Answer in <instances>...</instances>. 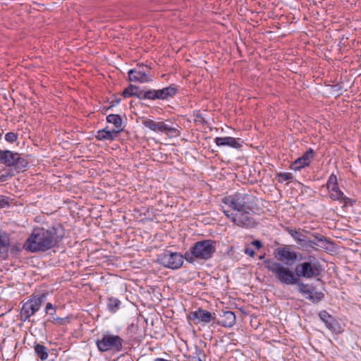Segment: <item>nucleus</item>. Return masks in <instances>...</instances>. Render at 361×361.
Returning <instances> with one entry per match:
<instances>
[{"mask_svg":"<svg viewBox=\"0 0 361 361\" xmlns=\"http://www.w3.org/2000/svg\"><path fill=\"white\" fill-rule=\"evenodd\" d=\"M223 212L235 225L252 228L256 225L252 215L257 209L255 197L243 193H235L222 198Z\"/></svg>","mask_w":361,"mask_h":361,"instance_id":"obj_1","label":"nucleus"},{"mask_svg":"<svg viewBox=\"0 0 361 361\" xmlns=\"http://www.w3.org/2000/svg\"><path fill=\"white\" fill-rule=\"evenodd\" d=\"M64 232L61 226L48 228L37 227L25 240L23 249L30 252H44L55 247L62 239Z\"/></svg>","mask_w":361,"mask_h":361,"instance_id":"obj_2","label":"nucleus"},{"mask_svg":"<svg viewBox=\"0 0 361 361\" xmlns=\"http://www.w3.org/2000/svg\"><path fill=\"white\" fill-rule=\"evenodd\" d=\"M265 267L273 273L275 277L282 283L286 285L298 284L299 290L301 293H322L318 286H322V281L317 279L314 287L310 284H305L299 281L297 275L288 268L284 267L279 262L267 260L265 262Z\"/></svg>","mask_w":361,"mask_h":361,"instance_id":"obj_3","label":"nucleus"},{"mask_svg":"<svg viewBox=\"0 0 361 361\" xmlns=\"http://www.w3.org/2000/svg\"><path fill=\"white\" fill-rule=\"evenodd\" d=\"M216 252V242L212 240H202L196 242L189 251L185 253V259L194 263L196 260H207Z\"/></svg>","mask_w":361,"mask_h":361,"instance_id":"obj_4","label":"nucleus"},{"mask_svg":"<svg viewBox=\"0 0 361 361\" xmlns=\"http://www.w3.org/2000/svg\"><path fill=\"white\" fill-rule=\"evenodd\" d=\"M304 261L296 265L295 272L298 278L311 279L318 278L322 271L319 261L313 255L302 257Z\"/></svg>","mask_w":361,"mask_h":361,"instance_id":"obj_5","label":"nucleus"},{"mask_svg":"<svg viewBox=\"0 0 361 361\" xmlns=\"http://www.w3.org/2000/svg\"><path fill=\"white\" fill-rule=\"evenodd\" d=\"M123 342V340L119 336L106 334L102 336L100 340L97 341L96 344L101 352L111 350L120 352L122 350Z\"/></svg>","mask_w":361,"mask_h":361,"instance_id":"obj_6","label":"nucleus"},{"mask_svg":"<svg viewBox=\"0 0 361 361\" xmlns=\"http://www.w3.org/2000/svg\"><path fill=\"white\" fill-rule=\"evenodd\" d=\"M185 257L178 252L165 251L158 257V262L165 267L176 269L180 268Z\"/></svg>","mask_w":361,"mask_h":361,"instance_id":"obj_7","label":"nucleus"},{"mask_svg":"<svg viewBox=\"0 0 361 361\" xmlns=\"http://www.w3.org/2000/svg\"><path fill=\"white\" fill-rule=\"evenodd\" d=\"M275 257L287 264L292 265L295 262L302 260V255L293 250L290 246L279 247L275 250Z\"/></svg>","mask_w":361,"mask_h":361,"instance_id":"obj_8","label":"nucleus"},{"mask_svg":"<svg viewBox=\"0 0 361 361\" xmlns=\"http://www.w3.org/2000/svg\"><path fill=\"white\" fill-rule=\"evenodd\" d=\"M42 300L40 297H35L32 295L27 301L23 303L20 317L23 321L28 319L39 310L42 305Z\"/></svg>","mask_w":361,"mask_h":361,"instance_id":"obj_9","label":"nucleus"},{"mask_svg":"<svg viewBox=\"0 0 361 361\" xmlns=\"http://www.w3.org/2000/svg\"><path fill=\"white\" fill-rule=\"evenodd\" d=\"M188 319L193 321L195 324L200 322L209 323L216 322L215 313H212L206 310L199 307L197 310L191 312L188 317Z\"/></svg>","mask_w":361,"mask_h":361,"instance_id":"obj_10","label":"nucleus"},{"mask_svg":"<svg viewBox=\"0 0 361 361\" xmlns=\"http://www.w3.org/2000/svg\"><path fill=\"white\" fill-rule=\"evenodd\" d=\"M329 191L330 192L329 197L331 200L338 201L340 203L344 204L345 206H352L355 202L354 200L346 197L338 185H334Z\"/></svg>","mask_w":361,"mask_h":361,"instance_id":"obj_11","label":"nucleus"},{"mask_svg":"<svg viewBox=\"0 0 361 361\" xmlns=\"http://www.w3.org/2000/svg\"><path fill=\"white\" fill-rule=\"evenodd\" d=\"M236 322L235 314L231 311H223L222 314L219 315V318H216V322L218 325L224 327H232Z\"/></svg>","mask_w":361,"mask_h":361,"instance_id":"obj_12","label":"nucleus"},{"mask_svg":"<svg viewBox=\"0 0 361 361\" xmlns=\"http://www.w3.org/2000/svg\"><path fill=\"white\" fill-rule=\"evenodd\" d=\"M129 80L132 82H138L141 83L147 82L151 81V78L141 68L130 69L128 71Z\"/></svg>","mask_w":361,"mask_h":361,"instance_id":"obj_13","label":"nucleus"},{"mask_svg":"<svg viewBox=\"0 0 361 361\" xmlns=\"http://www.w3.org/2000/svg\"><path fill=\"white\" fill-rule=\"evenodd\" d=\"M214 142L219 147H231L235 149L240 147L241 145L238 140L232 137H217L215 138Z\"/></svg>","mask_w":361,"mask_h":361,"instance_id":"obj_14","label":"nucleus"},{"mask_svg":"<svg viewBox=\"0 0 361 361\" xmlns=\"http://www.w3.org/2000/svg\"><path fill=\"white\" fill-rule=\"evenodd\" d=\"M118 130H107L106 128L97 131L96 138L98 140L113 141L118 135Z\"/></svg>","mask_w":361,"mask_h":361,"instance_id":"obj_15","label":"nucleus"},{"mask_svg":"<svg viewBox=\"0 0 361 361\" xmlns=\"http://www.w3.org/2000/svg\"><path fill=\"white\" fill-rule=\"evenodd\" d=\"M15 157H17V152L0 149V164L12 166Z\"/></svg>","mask_w":361,"mask_h":361,"instance_id":"obj_16","label":"nucleus"},{"mask_svg":"<svg viewBox=\"0 0 361 361\" xmlns=\"http://www.w3.org/2000/svg\"><path fill=\"white\" fill-rule=\"evenodd\" d=\"M145 127L155 133H164L166 123L164 122H155L151 119H147L143 121Z\"/></svg>","mask_w":361,"mask_h":361,"instance_id":"obj_17","label":"nucleus"},{"mask_svg":"<svg viewBox=\"0 0 361 361\" xmlns=\"http://www.w3.org/2000/svg\"><path fill=\"white\" fill-rule=\"evenodd\" d=\"M177 92V90L175 86L170 85L161 90H157V94L159 99H167L169 97H172Z\"/></svg>","mask_w":361,"mask_h":361,"instance_id":"obj_18","label":"nucleus"},{"mask_svg":"<svg viewBox=\"0 0 361 361\" xmlns=\"http://www.w3.org/2000/svg\"><path fill=\"white\" fill-rule=\"evenodd\" d=\"M106 121L109 123H112L115 129L114 130H118V133H120L123 129V122L122 118L118 114H109L106 116Z\"/></svg>","mask_w":361,"mask_h":361,"instance_id":"obj_19","label":"nucleus"},{"mask_svg":"<svg viewBox=\"0 0 361 361\" xmlns=\"http://www.w3.org/2000/svg\"><path fill=\"white\" fill-rule=\"evenodd\" d=\"M327 329L335 334H340L343 331V326L341 323L336 319L333 316L325 323Z\"/></svg>","mask_w":361,"mask_h":361,"instance_id":"obj_20","label":"nucleus"},{"mask_svg":"<svg viewBox=\"0 0 361 361\" xmlns=\"http://www.w3.org/2000/svg\"><path fill=\"white\" fill-rule=\"evenodd\" d=\"M142 90H139V88L133 85H130L123 91V96L124 97H130L132 96H135L137 98L140 99Z\"/></svg>","mask_w":361,"mask_h":361,"instance_id":"obj_21","label":"nucleus"},{"mask_svg":"<svg viewBox=\"0 0 361 361\" xmlns=\"http://www.w3.org/2000/svg\"><path fill=\"white\" fill-rule=\"evenodd\" d=\"M298 245L305 250H308L310 249L315 250L314 246H319V244L314 240L309 239L305 235L298 243Z\"/></svg>","mask_w":361,"mask_h":361,"instance_id":"obj_22","label":"nucleus"},{"mask_svg":"<svg viewBox=\"0 0 361 361\" xmlns=\"http://www.w3.org/2000/svg\"><path fill=\"white\" fill-rule=\"evenodd\" d=\"M164 133H166L169 137H178L180 134V128L176 123L172 126L166 123Z\"/></svg>","mask_w":361,"mask_h":361,"instance_id":"obj_23","label":"nucleus"},{"mask_svg":"<svg viewBox=\"0 0 361 361\" xmlns=\"http://www.w3.org/2000/svg\"><path fill=\"white\" fill-rule=\"evenodd\" d=\"M10 245L9 237L5 232L0 231V252H7Z\"/></svg>","mask_w":361,"mask_h":361,"instance_id":"obj_24","label":"nucleus"},{"mask_svg":"<svg viewBox=\"0 0 361 361\" xmlns=\"http://www.w3.org/2000/svg\"><path fill=\"white\" fill-rule=\"evenodd\" d=\"M35 352L37 355L42 360H45L48 357V350L47 348L41 344H36L34 347Z\"/></svg>","mask_w":361,"mask_h":361,"instance_id":"obj_25","label":"nucleus"},{"mask_svg":"<svg viewBox=\"0 0 361 361\" xmlns=\"http://www.w3.org/2000/svg\"><path fill=\"white\" fill-rule=\"evenodd\" d=\"M121 301L115 297H110L108 298L107 307L111 312H116L120 307Z\"/></svg>","mask_w":361,"mask_h":361,"instance_id":"obj_26","label":"nucleus"},{"mask_svg":"<svg viewBox=\"0 0 361 361\" xmlns=\"http://www.w3.org/2000/svg\"><path fill=\"white\" fill-rule=\"evenodd\" d=\"M27 165L28 162L18 153H17V157H15L12 166H14L16 169L24 170L25 168H27Z\"/></svg>","mask_w":361,"mask_h":361,"instance_id":"obj_27","label":"nucleus"},{"mask_svg":"<svg viewBox=\"0 0 361 361\" xmlns=\"http://www.w3.org/2000/svg\"><path fill=\"white\" fill-rule=\"evenodd\" d=\"M157 94V90H150L147 91L142 90L140 99H151L155 100L159 99Z\"/></svg>","mask_w":361,"mask_h":361,"instance_id":"obj_28","label":"nucleus"},{"mask_svg":"<svg viewBox=\"0 0 361 361\" xmlns=\"http://www.w3.org/2000/svg\"><path fill=\"white\" fill-rule=\"evenodd\" d=\"M309 164L303 161L301 157L298 158L294 162H293L290 166L291 170L300 171L302 168L308 166Z\"/></svg>","mask_w":361,"mask_h":361,"instance_id":"obj_29","label":"nucleus"},{"mask_svg":"<svg viewBox=\"0 0 361 361\" xmlns=\"http://www.w3.org/2000/svg\"><path fill=\"white\" fill-rule=\"evenodd\" d=\"M286 231L295 240V241L298 244V243L302 240V238L305 236V235L296 229H293L291 228H287Z\"/></svg>","mask_w":361,"mask_h":361,"instance_id":"obj_30","label":"nucleus"},{"mask_svg":"<svg viewBox=\"0 0 361 361\" xmlns=\"http://www.w3.org/2000/svg\"><path fill=\"white\" fill-rule=\"evenodd\" d=\"M195 355L196 357H193L190 361H204L206 355L202 349L195 347Z\"/></svg>","mask_w":361,"mask_h":361,"instance_id":"obj_31","label":"nucleus"},{"mask_svg":"<svg viewBox=\"0 0 361 361\" xmlns=\"http://www.w3.org/2000/svg\"><path fill=\"white\" fill-rule=\"evenodd\" d=\"M314 152L312 149H309L306 151L304 154L301 157L302 159L307 162L308 164H310L313 159Z\"/></svg>","mask_w":361,"mask_h":361,"instance_id":"obj_32","label":"nucleus"},{"mask_svg":"<svg viewBox=\"0 0 361 361\" xmlns=\"http://www.w3.org/2000/svg\"><path fill=\"white\" fill-rule=\"evenodd\" d=\"M279 181L282 183L283 181H289L291 180L293 178L292 173L288 172L280 173L278 174Z\"/></svg>","mask_w":361,"mask_h":361,"instance_id":"obj_33","label":"nucleus"},{"mask_svg":"<svg viewBox=\"0 0 361 361\" xmlns=\"http://www.w3.org/2000/svg\"><path fill=\"white\" fill-rule=\"evenodd\" d=\"M334 185H338L337 178L334 174H331L326 183L327 189L329 190Z\"/></svg>","mask_w":361,"mask_h":361,"instance_id":"obj_34","label":"nucleus"},{"mask_svg":"<svg viewBox=\"0 0 361 361\" xmlns=\"http://www.w3.org/2000/svg\"><path fill=\"white\" fill-rule=\"evenodd\" d=\"M18 139V135L13 132H8L5 135V140L11 143L16 142Z\"/></svg>","mask_w":361,"mask_h":361,"instance_id":"obj_35","label":"nucleus"},{"mask_svg":"<svg viewBox=\"0 0 361 361\" xmlns=\"http://www.w3.org/2000/svg\"><path fill=\"white\" fill-rule=\"evenodd\" d=\"M312 236L314 238V240L316 241L318 244L319 243L322 244L328 243L327 239L321 234L314 233L312 234Z\"/></svg>","mask_w":361,"mask_h":361,"instance_id":"obj_36","label":"nucleus"},{"mask_svg":"<svg viewBox=\"0 0 361 361\" xmlns=\"http://www.w3.org/2000/svg\"><path fill=\"white\" fill-rule=\"evenodd\" d=\"M323 296L324 295H308L307 298L313 303H318L322 300Z\"/></svg>","mask_w":361,"mask_h":361,"instance_id":"obj_37","label":"nucleus"},{"mask_svg":"<svg viewBox=\"0 0 361 361\" xmlns=\"http://www.w3.org/2000/svg\"><path fill=\"white\" fill-rule=\"evenodd\" d=\"M320 319L325 324L329 319L331 318V315L329 314L326 310H322L319 313Z\"/></svg>","mask_w":361,"mask_h":361,"instance_id":"obj_38","label":"nucleus"},{"mask_svg":"<svg viewBox=\"0 0 361 361\" xmlns=\"http://www.w3.org/2000/svg\"><path fill=\"white\" fill-rule=\"evenodd\" d=\"M54 324H65L66 322H68V317H64V318H61V317H54L53 318V320L51 321Z\"/></svg>","mask_w":361,"mask_h":361,"instance_id":"obj_39","label":"nucleus"},{"mask_svg":"<svg viewBox=\"0 0 361 361\" xmlns=\"http://www.w3.org/2000/svg\"><path fill=\"white\" fill-rule=\"evenodd\" d=\"M45 311L47 314H50L51 315H54L56 313L55 309L50 302L47 304Z\"/></svg>","mask_w":361,"mask_h":361,"instance_id":"obj_40","label":"nucleus"},{"mask_svg":"<svg viewBox=\"0 0 361 361\" xmlns=\"http://www.w3.org/2000/svg\"><path fill=\"white\" fill-rule=\"evenodd\" d=\"M11 176L9 173H4V174H1L0 176V182L2 183V182H5L6 180H8L9 178H11Z\"/></svg>","mask_w":361,"mask_h":361,"instance_id":"obj_41","label":"nucleus"},{"mask_svg":"<svg viewBox=\"0 0 361 361\" xmlns=\"http://www.w3.org/2000/svg\"><path fill=\"white\" fill-rule=\"evenodd\" d=\"M252 245L255 246L257 249H259L262 247V243L259 240H254L252 242Z\"/></svg>","mask_w":361,"mask_h":361,"instance_id":"obj_42","label":"nucleus"},{"mask_svg":"<svg viewBox=\"0 0 361 361\" xmlns=\"http://www.w3.org/2000/svg\"><path fill=\"white\" fill-rule=\"evenodd\" d=\"M245 253H246V254H247V255H249L250 256H252H252H254V255H255V251H254V250H251V249H249V248H247V249L245 250Z\"/></svg>","mask_w":361,"mask_h":361,"instance_id":"obj_43","label":"nucleus"},{"mask_svg":"<svg viewBox=\"0 0 361 361\" xmlns=\"http://www.w3.org/2000/svg\"><path fill=\"white\" fill-rule=\"evenodd\" d=\"M137 329V326L134 325L133 324H131V325L128 327V330H129V331H135V329Z\"/></svg>","mask_w":361,"mask_h":361,"instance_id":"obj_44","label":"nucleus"}]
</instances>
